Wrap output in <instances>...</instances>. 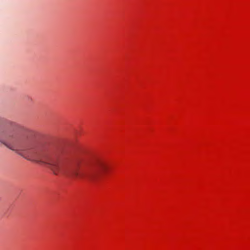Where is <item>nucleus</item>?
<instances>
[{"instance_id":"1","label":"nucleus","mask_w":250,"mask_h":250,"mask_svg":"<svg viewBox=\"0 0 250 250\" xmlns=\"http://www.w3.org/2000/svg\"><path fill=\"white\" fill-rule=\"evenodd\" d=\"M0 142L12 150L18 149L19 153L28 160L47 165L56 175L68 174L77 179L97 181L108 168L106 162L101 159L87 161L79 158L74 167L68 170L60 155L46 146L28 138L11 136L0 128Z\"/></svg>"}]
</instances>
